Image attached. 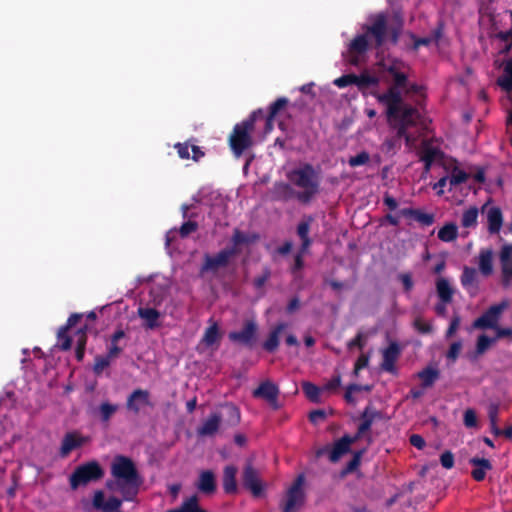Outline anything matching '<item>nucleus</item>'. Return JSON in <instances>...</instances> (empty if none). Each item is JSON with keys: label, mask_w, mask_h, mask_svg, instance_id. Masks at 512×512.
Segmentation results:
<instances>
[{"label": "nucleus", "mask_w": 512, "mask_h": 512, "mask_svg": "<svg viewBox=\"0 0 512 512\" xmlns=\"http://www.w3.org/2000/svg\"><path fill=\"white\" fill-rule=\"evenodd\" d=\"M287 178L291 184L301 189L297 191V200L302 204L310 203L319 192L318 173L309 163L289 171Z\"/></svg>", "instance_id": "7ed1b4c3"}, {"label": "nucleus", "mask_w": 512, "mask_h": 512, "mask_svg": "<svg viewBox=\"0 0 512 512\" xmlns=\"http://www.w3.org/2000/svg\"><path fill=\"white\" fill-rule=\"evenodd\" d=\"M399 348L396 344H390L384 351H383V361H382V368L387 371L393 373L395 371V362L398 359L399 356Z\"/></svg>", "instance_id": "4be33fe9"}, {"label": "nucleus", "mask_w": 512, "mask_h": 512, "mask_svg": "<svg viewBox=\"0 0 512 512\" xmlns=\"http://www.w3.org/2000/svg\"><path fill=\"white\" fill-rule=\"evenodd\" d=\"M273 199L278 201H289L293 198L297 199V191L293 187L284 182H276L272 190Z\"/></svg>", "instance_id": "6ab92c4d"}, {"label": "nucleus", "mask_w": 512, "mask_h": 512, "mask_svg": "<svg viewBox=\"0 0 512 512\" xmlns=\"http://www.w3.org/2000/svg\"><path fill=\"white\" fill-rule=\"evenodd\" d=\"M417 376L422 380V385L424 387H430L438 379L439 372L437 369L428 367L420 371Z\"/></svg>", "instance_id": "ea45409f"}, {"label": "nucleus", "mask_w": 512, "mask_h": 512, "mask_svg": "<svg viewBox=\"0 0 512 512\" xmlns=\"http://www.w3.org/2000/svg\"><path fill=\"white\" fill-rule=\"evenodd\" d=\"M464 424L468 428L475 427L477 425V417L473 410L468 409L464 414Z\"/></svg>", "instance_id": "052dcab7"}, {"label": "nucleus", "mask_w": 512, "mask_h": 512, "mask_svg": "<svg viewBox=\"0 0 512 512\" xmlns=\"http://www.w3.org/2000/svg\"><path fill=\"white\" fill-rule=\"evenodd\" d=\"M353 81L354 86H358L359 88H367L374 86L377 83V78L369 74H364L360 77L354 75Z\"/></svg>", "instance_id": "a18cd8bd"}, {"label": "nucleus", "mask_w": 512, "mask_h": 512, "mask_svg": "<svg viewBox=\"0 0 512 512\" xmlns=\"http://www.w3.org/2000/svg\"><path fill=\"white\" fill-rule=\"evenodd\" d=\"M457 237V226L453 223L446 224L438 232V238L445 242H450Z\"/></svg>", "instance_id": "c03bdc74"}, {"label": "nucleus", "mask_w": 512, "mask_h": 512, "mask_svg": "<svg viewBox=\"0 0 512 512\" xmlns=\"http://www.w3.org/2000/svg\"><path fill=\"white\" fill-rule=\"evenodd\" d=\"M310 223L308 221H301L297 226V234L300 237L302 244V251H307L311 245V239L309 237Z\"/></svg>", "instance_id": "f704fd0d"}, {"label": "nucleus", "mask_w": 512, "mask_h": 512, "mask_svg": "<svg viewBox=\"0 0 512 512\" xmlns=\"http://www.w3.org/2000/svg\"><path fill=\"white\" fill-rule=\"evenodd\" d=\"M111 473L125 485L138 487L140 477L135 463L127 456L117 455L111 464Z\"/></svg>", "instance_id": "39448f33"}, {"label": "nucleus", "mask_w": 512, "mask_h": 512, "mask_svg": "<svg viewBox=\"0 0 512 512\" xmlns=\"http://www.w3.org/2000/svg\"><path fill=\"white\" fill-rule=\"evenodd\" d=\"M237 253L235 247L225 248L219 251L216 255L206 254L204 262L201 266V272H216L219 268L226 267L230 259Z\"/></svg>", "instance_id": "9d476101"}, {"label": "nucleus", "mask_w": 512, "mask_h": 512, "mask_svg": "<svg viewBox=\"0 0 512 512\" xmlns=\"http://www.w3.org/2000/svg\"><path fill=\"white\" fill-rule=\"evenodd\" d=\"M500 260L504 278L506 280L512 279V245H507L502 248Z\"/></svg>", "instance_id": "a878e982"}, {"label": "nucleus", "mask_w": 512, "mask_h": 512, "mask_svg": "<svg viewBox=\"0 0 512 512\" xmlns=\"http://www.w3.org/2000/svg\"><path fill=\"white\" fill-rule=\"evenodd\" d=\"M498 84L505 91H512V59L506 62L503 75L498 78Z\"/></svg>", "instance_id": "72a5a7b5"}, {"label": "nucleus", "mask_w": 512, "mask_h": 512, "mask_svg": "<svg viewBox=\"0 0 512 512\" xmlns=\"http://www.w3.org/2000/svg\"><path fill=\"white\" fill-rule=\"evenodd\" d=\"M103 475L104 471L101 465L95 460L89 461L75 468L69 478L70 487L76 490L80 486L101 479Z\"/></svg>", "instance_id": "423d86ee"}, {"label": "nucleus", "mask_w": 512, "mask_h": 512, "mask_svg": "<svg viewBox=\"0 0 512 512\" xmlns=\"http://www.w3.org/2000/svg\"><path fill=\"white\" fill-rule=\"evenodd\" d=\"M111 361H112V359L108 358L107 355L96 356L94 366H93L94 373L97 375L101 374L103 372V370L110 365Z\"/></svg>", "instance_id": "de8ad7c7"}, {"label": "nucleus", "mask_w": 512, "mask_h": 512, "mask_svg": "<svg viewBox=\"0 0 512 512\" xmlns=\"http://www.w3.org/2000/svg\"><path fill=\"white\" fill-rule=\"evenodd\" d=\"M83 316L84 315L82 313H72L63 327H67V329L70 330L82 319Z\"/></svg>", "instance_id": "774afa93"}, {"label": "nucleus", "mask_w": 512, "mask_h": 512, "mask_svg": "<svg viewBox=\"0 0 512 512\" xmlns=\"http://www.w3.org/2000/svg\"><path fill=\"white\" fill-rule=\"evenodd\" d=\"M257 333V323L254 320H247L244 322L241 330L230 332L228 334V338L234 343H238L252 349L257 340Z\"/></svg>", "instance_id": "1a4fd4ad"}, {"label": "nucleus", "mask_w": 512, "mask_h": 512, "mask_svg": "<svg viewBox=\"0 0 512 512\" xmlns=\"http://www.w3.org/2000/svg\"><path fill=\"white\" fill-rule=\"evenodd\" d=\"M237 469L233 465H228L223 471V490L227 494H235L237 492L236 482Z\"/></svg>", "instance_id": "b1692460"}, {"label": "nucleus", "mask_w": 512, "mask_h": 512, "mask_svg": "<svg viewBox=\"0 0 512 512\" xmlns=\"http://www.w3.org/2000/svg\"><path fill=\"white\" fill-rule=\"evenodd\" d=\"M125 332L122 329L116 330L110 337L111 345L108 348L107 356L112 360L116 359L121 352L123 351V347L118 345V342L125 337Z\"/></svg>", "instance_id": "bb28decb"}, {"label": "nucleus", "mask_w": 512, "mask_h": 512, "mask_svg": "<svg viewBox=\"0 0 512 512\" xmlns=\"http://www.w3.org/2000/svg\"><path fill=\"white\" fill-rule=\"evenodd\" d=\"M279 394V387L270 380L261 382L252 392L254 398L265 400L274 410L280 408L278 403Z\"/></svg>", "instance_id": "9b49d317"}, {"label": "nucleus", "mask_w": 512, "mask_h": 512, "mask_svg": "<svg viewBox=\"0 0 512 512\" xmlns=\"http://www.w3.org/2000/svg\"><path fill=\"white\" fill-rule=\"evenodd\" d=\"M470 463L475 466V469L472 471V476L477 481L483 480L486 471L491 468L490 462L484 458H472Z\"/></svg>", "instance_id": "c85d7f7f"}, {"label": "nucleus", "mask_w": 512, "mask_h": 512, "mask_svg": "<svg viewBox=\"0 0 512 512\" xmlns=\"http://www.w3.org/2000/svg\"><path fill=\"white\" fill-rule=\"evenodd\" d=\"M436 289L439 298L444 303H449L452 300L454 290L452 289L449 281L445 278H439L436 283Z\"/></svg>", "instance_id": "c756f323"}, {"label": "nucleus", "mask_w": 512, "mask_h": 512, "mask_svg": "<svg viewBox=\"0 0 512 512\" xmlns=\"http://www.w3.org/2000/svg\"><path fill=\"white\" fill-rule=\"evenodd\" d=\"M478 209L476 207H469L463 212L461 218V225L465 228H472L477 225Z\"/></svg>", "instance_id": "4c0bfd02"}, {"label": "nucleus", "mask_w": 512, "mask_h": 512, "mask_svg": "<svg viewBox=\"0 0 512 512\" xmlns=\"http://www.w3.org/2000/svg\"><path fill=\"white\" fill-rule=\"evenodd\" d=\"M489 230L491 233L498 232L502 225V214L500 209L492 207L487 213Z\"/></svg>", "instance_id": "473e14b6"}, {"label": "nucleus", "mask_w": 512, "mask_h": 512, "mask_svg": "<svg viewBox=\"0 0 512 512\" xmlns=\"http://www.w3.org/2000/svg\"><path fill=\"white\" fill-rule=\"evenodd\" d=\"M493 253L490 249H482L479 254V269L482 274L489 275L493 270Z\"/></svg>", "instance_id": "7c9ffc66"}, {"label": "nucleus", "mask_w": 512, "mask_h": 512, "mask_svg": "<svg viewBox=\"0 0 512 512\" xmlns=\"http://www.w3.org/2000/svg\"><path fill=\"white\" fill-rule=\"evenodd\" d=\"M242 484L253 496L258 497L263 492L264 487L260 480L259 472L253 467L250 461H248L243 468Z\"/></svg>", "instance_id": "f8f14e48"}, {"label": "nucleus", "mask_w": 512, "mask_h": 512, "mask_svg": "<svg viewBox=\"0 0 512 512\" xmlns=\"http://www.w3.org/2000/svg\"><path fill=\"white\" fill-rule=\"evenodd\" d=\"M304 483L305 476L303 474H299L287 490L286 501L283 507L295 512L304 505L306 499V495L303 490Z\"/></svg>", "instance_id": "6e6552de"}, {"label": "nucleus", "mask_w": 512, "mask_h": 512, "mask_svg": "<svg viewBox=\"0 0 512 512\" xmlns=\"http://www.w3.org/2000/svg\"><path fill=\"white\" fill-rule=\"evenodd\" d=\"M334 84L339 88H344L352 85V73L344 74L343 76L334 80Z\"/></svg>", "instance_id": "e2e57ef3"}, {"label": "nucleus", "mask_w": 512, "mask_h": 512, "mask_svg": "<svg viewBox=\"0 0 512 512\" xmlns=\"http://www.w3.org/2000/svg\"><path fill=\"white\" fill-rule=\"evenodd\" d=\"M494 341H495V339H491V338L487 337L486 335H481L477 341V353L478 354L484 353L491 346V344Z\"/></svg>", "instance_id": "6e6d98bb"}, {"label": "nucleus", "mask_w": 512, "mask_h": 512, "mask_svg": "<svg viewBox=\"0 0 512 512\" xmlns=\"http://www.w3.org/2000/svg\"><path fill=\"white\" fill-rule=\"evenodd\" d=\"M68 331L67 327L61 326L57 332V346L63 351L69 350L72 346V338L68 335Z\"/></svg>", "instance_id": "37998d69"}, {"label": "nucleus", "mask_w": 512, "mask_h": 512, "mask_svg": "<svg viewBox=\"0 0 512 512\" xmlns=\"http://www.w3.org/2000/svg\"><path fill=\"white\" fill-rule=\"evenodd\" d=\"M326 417L327 413L324 409L312 410L308 415L309 420L315 425L318 424L319 421L324 420Z\"/></svg>", "instance_id": "13d9d810"}, {"label": "nucleus", "mask_w": 512, "mask_h": 512, "mask_svg": "<svg viewBox=\"0 0 512 512\" xmlns=\"http://www.w3.org/2000/svg\"><path fill=\"white\" fill-rule=\"evenodd\" d=\"M137 312L139 317L145 321V328L153 330L160 326V312L155 308L140 307Z\"/></svg>", "instance_id": "412c9836"}, {"label": "nucleus", "mask_w": 512, "mask_h": 512, "mask_svg": "<svg viewBox=\"0 0 512 512\" xmlns=\"http://www.w3.org/2000/svg\"><path fill=\"white\" fill-rule=\"evenodd\" d=\"M285 323L277 324L269 333L268 338L263 342L262 347L265 351L273 353L279 346V337L283 330L286 328Z\"/></svg>", "instance_id": "5701e85b"}, {"label": "nucleus", "mask_w": 512, "mask_h": 512, "mask_svg": "<svg viewBox=\"0 0 512 512\" xmlns=\"http://www.w3.org/2000/svg\"><path fill=\"white\" fill-rule=\"evenodd\" d=\"M341 385L340 375L333 376L324 386L327 391H334Z\"/></svg>", "instance_id": "69168bd1"}, {"label": "nucleus", "mask_w": 512, "mask_h": 512, "mask_svg": "<svg viewBox=\"0 0 512 512\" xmlns=\"http://www.w3.org/2000/svg\"><path fill=\"white\" fill-rule=\"evenodd\" d=\"M104 505H105L104 493H103V491L98 490L95 492L94 497H93V506L96 509L103 510Z\"/></svg>", "instance_id": "0e129e2a"}, {"label": "nucleus", "mask_w": 512, "mask_h": 512, "mask_svg": "<svg viewBox=\"0 0 512 512\" xmlns=\"http://www.w3.org/2000/svg\"><path fill=\"white\" fill-rule=\"evenodd\" d=\"M87 325L81 327L76 332V349L75 357L77 361H82L85 355L86 343H87Z\"/></svg>", "instance_id": "cd10ccee"}, {"label": "nucleus", "mask_w": 512, "mask_h": 512, "mask_svg": "<svg viewBox=\"0 0 512 512\" xmlns=\"http://www.w3.org/2000/svg\"><path fill=\"white\" fill-rule=\"evenodd\" d=\"M462 350V342L461 341H455L450 345V348L446 354V357L452 361L455 362L458 356L460 355V352Z\"/></svg>", "instance_id": "864d4df0"}, {"label": "nucleus", "mask_w": 512, "mask_h": 512, "mask_svg": "<svg viewBox=\"0 0 512 512\" xmlns=\"http://www.w3.org/2000/svg\"><path fill=\"white\" fill-rule=\"evenodd\" d=\"M220 339V333H219V327L217 323H213L211 326H209L203 335L202 342L206 346H213L216 344Z\"/></svg>", "instance_id": "e433bc0d"}, {"label": "nucleus", "mask_w": 512, "mask_h": 512, "mask_svg": "<svg viewBox=\"0 0 512 512\" xmlns=\"http://www.w3.org/2000/svg\"><path fill=\"white\" fill-rule=\"evenodd\" d=\"M402 28V20L396 15L390 25L383 14H377L370 18V24L364 34L354 38V64H356V54L381 46L386 39L390 38L396 43Z\"/></svg>", "instance_id": "f03ea898"}, {"label": "nucleus", "mask_w": 512, "mask_h": 512, "mask_svg": "<svg viewBox=\"0 0 512 512\" xmlns=\"http://www.w3.org/2000/svg\"><path fill=\"white\" fill-rule=\"evenodd\" d=\"M441 156V153L440 151L435 148V147H432L426 143H423V148H422V160L425 162V168L426 170H429L430 169V166L431 164L436 161L437 159H439Z\"/></svg>", "instance_id": "2f4dec72"}, {"label": "nucleus", "mask_w": 512, "mask_h": 512, "mask_svg": "<svg viewBox=\"0 0 512 512\" xmlns=\"http://www.w3.org/2000/svg\"><path fill=\"white\" fill-rule=\"evenodd\" d=\"M190 147L191 146L189 145L188 142H184V143L178 142L174 145V148L176 149L178 156L181 159H185V160L190 158V153H189Z\"/></svg>", "instance_id": "4d7b16f0"}, {"label": "nucleus", "mask_w": 512, "mask_h": 512, "mask_svg": "<svg viewBox=\"0 0 512 512\" xmlns=\"http://www.w3.org/2000/svg\"><path fill=\"white\" fill-rule=\"evenodd\" d=\"M258 235L256 234H246L239 229H235L232 236V242L234 246H238L241 244H250L258 240Z\"/></svg>", "instance_id": "79ce46f5"}, {"label": "nucleus", "mask_w": 512, "mask_h": 512, "mask_svg": "<svg viewBox=\"0 0 512 512\" xmlns=\"http://www.w3.org/2000/svg\"><path fill=\"white\" fill-rule=\"evenodd\" d=\"M224 408L227 415L226 423L232 427L238 425L241 420V413L239 408L232 403L225 404Z\"/></svg>", "instance_id": "58836bf2"}, {"label": "nucleus", "mask_w": 512, "mask_h": 512, "mask_svg": "<svg viewBox=\"0 0 512 512\" xmlns=\"http://www.w3.org/2000/svg\"><path fill=\"white\" fill-rule=\"evenodd\" d=\"M360 418H361V422L358 427L357 436L354 437V441L356 440V438L366 437L372 424L375 421L381 419L382 415L375 408L368 406V407H366V409L364 410V412Z\"/></svg>", "instance_id": "dca6fc26"}, {"label": "nucleus", "mask_w": 512, "mask_h": 512, "mask_svg": "<svg viewBox=\"0 0 512 512\" xmlns=\"http://www.w3.org/2000/svg\"><path fill=\"white\" fill-rule=\"evenodd\" d=\"M307 251H302V249L300 248L299 251L296 253L295 257H294V264L293 266L291 267V273L296 276L297 273L304 267V254L306 253Z\"/></svg>", "instance_id": "3c124183"}, {"label": "nucleus", "mask_w": 512, "mask_h": 512, "mask_svg": "<svg viewBox=\"0 0 512 512\" xmlns=\"http://www.w3.org/2000/svg\"><path fill=\"white\" fill-rule=\"evenodd\" d=\"M383 71L388 81L392 82L389 90L379 96V100L387 106L388 118L398 127L399 136H405L406 146L409 149L416 147L417 139L407 132L408 127L414 126L419 118L416 109L404 104L403 93L418 94L421 87L409 84L407 81L409 67L397 59H387L382 63Z\"/></svg>", "instance_id": "f257e3e1"}, {"label": "nucleus", "mask_w": 512, "mask_h": 512, "mask_svg": "<svg viewBox=\"0 0 512 512\" xmlns=\"http://www.w3.org/2000/svg\"><path fill=\"white\" fill-rule=\"evenodd\" d=\"M352 450V435L345 434L342 438L334 442L333 445H326L317 450L316 456L320 457L327 454L332 463L338 462L344 455Z\"/></svg>", "instance_id": "0eeeda50"}, {"label": "nucleus", "mask_w": 512, "mask_h": 512, "mask_svg": "<svg viewBox=\"0 0 512 512\" xmlns=\"http://www.w3.org/2000/svg\"><path fill=\"white\" fill-rule=\"evenodd\" d=\"M271 277V271L268 267H265L263 269V273L259 276H257L256 278H254L253 280V285L256 289H260L262 288L265 283L269 280V278Z\"/></svg>", "instance_id": "5fc2aeb1"}, {"label": "nucleus", "mask_w": 512, "mask_h": 512, "mask_svg": "<svg viewBox=\"0 0 512 512\" xmlns=\"http://www.w3.org/2000/svg\"><path fill=\"white\" fill-rule=\"evenodd\" d=\"M86 442V438H84L79 432L72 431L67 432L63 439L59 449V456L61 458H66L69 454L84 445Z\"/></svg>", "instance_id": "2eb2a0df"}, {"label": "nucleus", "mask_w": 512, "mask_h": 512, "mask_svg": "<svg viewBox=\"0 0 512 512\" xmlns=\"http://www.w3.org/2000/svg\"><path fill=\"white\" fill-rule=\"evenodd\" d=\"M477 272L474 268L465 267L462 277L461 283L464 287L473 286L476 281Z\"/></svg>", "instance_id": "49530a36"}, {"label": "nucleus", "mask_w": 512, "mask_h": 512, "mask_svg": "<svg viewBox=\"0 0 512 512\" xmlns=\"http://www.w3.org/2000/svg\"><path fill=\"white\" fill-rule=\"evenodd\" d=\"M351 473H352V459L346 463L345 467L340 472L334 474V479L342 480Z\"/></svg>", "instance_id": "338daca9"}, {"label": "nucleus", "mask_w": 512, "mask_h": 512, "mask_svg": "<svg viewBox=\"0 0 512 512\" xmlns=\"http://www.w3.org/2000/svg\"><path fill=\"white\" fill-rule=\"evenodd\" d=\"M302 390L305 394V396L313 403H319L320 402V393L321 389L311 383V382H303L302 383Z\"/></svg>", "instance_id": "a19ab883"}, {"label": "nucleus", "mask_w": 512, "mask_h": 512, "mask_svg": "<svg viewBox=\"0 0 512 512\" xmlns=\"http://www.w3.org/2000/svg\"><path fill=\"white\" fill-rule=\"evenodd\" d=\"M460 323H461L460 316L454 315L450 322V325L446 331V338H451L456 333V331L458 330V328L460 326Z\"/></svg>", "instance_id": "bf43d9fd"}, {"label": "nucleus", "mask_w": 512, "mask_h": 512, "mask_svg": "<svg viewBox=\"0 0 512 512\" xmlns=\"http://www.w3.org/2000/svg\"><path fill=\"white\" fill-rule=\"evenodd\" d=\"M413 326L418 332H420L422 334H429L433 331L432 325L429 322H426L421 317L415 318V320L413 322Z\"/></svg>", "instance_id": "8fccbe9b"}, {"label": "nucleus", "mask_w": 512, "mask_h": 512, "mask_svg": "<svg viewBox=\"0 0 512 512\" xmlns=\"http://www.w3.org/2000/svg\"><path fill=\"white\" fill-rule=\"evenodd\" d=\"M448 177H449L450 189H452L453 187H456V186L466 182L469 175L466 172H464L463 170H461L459 167L454 166L451 169Z\"/></svg>", "instance_id": "c9c22d12"}, {"label": "nucleus", "mask_w": 512, "mask_h": 512, "mask_svg": "<svg viewBox=\"0 0 512 512\" xmlns=\"http://www.w3.org/2000/svg\"><path fill=\"white\" fill-rule=\"evenodd\" d=\"M288 103L289 100L286 97H280L270 105L269 112L265 120V133H270L273 130L275 118L287 107Z\"/></svg>", "instance_id": "f3484780"}, {"label": "nucleus", "mask_w": 512, "mask_h": 512, "mask_svg": "<svg viewBox=\"0 0 512 512\" xmlns=\"http://www.w3.org/2000/svg\"><path fill=\"white\" fill-rule=\"evenodd\" d=\"M197 488L205 494H212L216 491L215 475L210 470L202 471L199 475Z\"/></svg>", "instance_id": "aec40b11"}, {"label": "nucleus", "mask_w": 512, "mask_h": 512, "mask_svg": "<svg viewBox=\"0 0 512 512\" xmlns=\"http://www.w3.org/2000/svg\"><path fill=\"white\" fill-rule=\"evenodd\" d=\"M119 405L113 404L110 402H102L99 407L96 410V416L99 418V420L104 423L108 424L111 420V418L114 416V414L118 411Z\"/></svg>", "instance_id": "393cba45"}, {"label": "nucleus", "mask_w": 512, "mask_h": 512, "mask_svg": "<svg viewBox=\"0 0 512 512\" xmlns=\"http://www.w3.org/2000/svg\"><path fill=\"white\" fill-rule=\"evenodd\" d=\"M440 461L444 468L450 469L454 465V456L451 452L446 451L441 455Z\"/></svg>", "instance_id": "680f3d73"}, {"label": "nucleus", "mask_w": 512, "mask_h": 512, "mask_svg": "<svg viewBox=\"0 0 512 512\" xmlns=\"http://www.w3.org/2000/svg\"><path fill=\"white\" fill-rule=\"evenodd\" d=\"M222 417L219 413H211L201 426L197 428L199 436H213L217 433Z\"/></svg>", "instance_id": "a211bd4d"}, {"label": "nucleus", "mask_w": 512, "mask_h": 512, "mask_svg": "<svg viewBox=\"0 0 512 512\" xmlns=\"http://www.w3.org/2000/svg\"><path fill=\"white\" fill-rule=\"evenodd\" d=\"M152 406L150 401V392L144 389H135L126 400V408L133 414L137 415L141 407Z\"/></svg>", "instance_id": "4468645a"}, {"label": "nucleus", "mask_w": 512, "mask_h": 512, "mask_svg": "<svg viewBox=\"0 0 512 512\" xmlns=\"http://www.w3.org/2000/svg\"><path fill=\"white\" fill-rule=\"evenodd\" d=\"M122 505V500L115 496H111L108 498L107 501H105V505L103 508V512H115L117 511Z\"/></svg>", "instance_id": "603ef678"}, {"label": "nucleus", "mask_w": 512, "mask_h": 512, "mask_svg": "<svg viewBox=\"0 0 512 512\" xmlns=\"http://www.w3.org/2000/svg\"><path fill=\"white\" fill-rule=\"evenodd\" d=\"M506 306L507 304L504 302L491 306L481 317L474 321L473 327L477 329H496L500 316Z\"/></svg>", "instance_id": "ddd939ff"}, {"label": "nucleus", "mask_w": 512, "mask_h": 512, "mask_svg": "<svg viewBox=\"0 0 512 512\" xmlns=\"http://www.w3.org/2000/svg\"><path fill=\"white\" fill-rule=\"evenodd\" d=\"M263 116V110L257 109L233 127L229 136V146L236 157H240L247 149L252 147V132L254 131L255 123Z\"/></svg>", "instance_id": "20e7f679"}, {"label": "nucleus", "mask_w": 512, "mask_h": 512, "mask_svg": "<svg viewBox=\"0 0 512 512\" xmlns=\"http://www.w3.org/2000/svg\"><path fill=\"white\" fill-rule=\"evenodd\" d=\"M198 230V223L196 221H187L184 222L179 228V234L181 238L188 237L191 233L196 232Z\"/></svg>", "instance_id": "09e8293b"}]
</instances>
